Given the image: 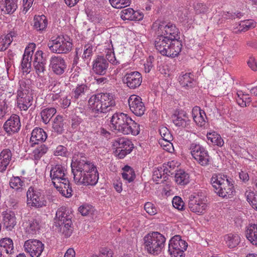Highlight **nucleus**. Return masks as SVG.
Listing matches in <instances>:
<instances>
[{
    "label": "nucleus",
    "instance_id": "obj_1",
    "mask_svg": "<svg viewBox=\"0 0 257 257\" xmlns=\"http://www.w3.org/2000/svg\"><path fill=\"white\" fill-rule=\"evenodd\" d=\"M115 105L113 95L109 93H100L94 94L88 100V106L91 115L90 119L102 124L105 114L111 110V107Z\"/></svg>",
    "mask_w": 257,
    "mask_h": 257
},
{
    "label": "nucleus",
    "instance_id": "obj_2",
    "mask_svg": "<svg viewBox=\"0 0 257 257\" xmlns=\"http://www.w3.org/2000/svg\"><path fill=\"white\" fill-rule=\"evenodd\" d=\"M110 122L111 128L123 135L137 136L140 133V125L123 112L114 113Z\"/></svg>",
    "mask_w": 257,
    "mask_h": 257
},
{
    "label": "nucleus",
    "instance_id": "obj_3",
    "mask_svg": "<svg viewBox=\"0 0 257 257\" xmlns=\"http://www.w3.org/2000/svg\"><path fill=\"white\" fill-rule=\"evenodd\" d=\"M165 236L159 232H150L144 237L145 249L149 253L158 254L164 247Z\"/></svg>",
    "mask_w": 257,
    "mask_h": 257
},
{
    "label": "nucleus",
    "instance_id": "obj_4",
    "mask_svg": "<svg viewBox=\"0 0 257 257\" xmlns=\"http://www.w3.org/2000/svg\"><path fill=\"white\" fill-rule=\"evenodd\" d=\"M47 45L53 53L66 54L71 51L73 44L70 38L61 35L49 41Z\"/></svg>",
    "mask_w": 257,
    "mask_h": 257
},
{
    "label": "nucleus",
    "instance_id": "obj_5",
    "mask_svg": "<svg viewBox=\"0 0 257 257\" xmlns=\"http://www.w3.org/2000/svg\"><path fill=\"white\" fill-rule=\"evenodd\" d=\"M190 149L192 156L201 166H206L210 164L211 157L203 146L196 143H192L190 145Z\"/></svg>",
    "mask_w": 257,
    "mask_h": 257
},
{
    "label": "nucleus",
    "instance_id": "obj_6",
    "mask_svg": "<svg viewBox=\"0 0 257 257\" xmlns=\"http://www.w3.org/2000/svg\"><path fill=\"white\" fill-rule=\"evenodd\" d=\"M187 247L188 243L181 236L176 235L170 240L168 251L172 257H185L184 251Z\"/></svg>",
    "mask_w": 257,
    "mask_h": 257
},
{
    "label": "nucleus",
    "instance_id": "obj_7",
    "mask_svg": "<svg viewBox=\"0 0 257 257\" xmlns=\"http://www.w3.org/2000/svg\"><path fill=\"white\" fill-rule=\"evenodd\" d=\"M28 204L36 208H41L47 205L45 196L41 192L31 187L27 192Z\"/></svg>",
    "mask_w": 257,
    "mask_h": 257
},
{
    "label": "nucleus",
    "instance_id": "obj_8",
    "mask_svg": "<svg viewBox=\"0 0 257 257\" xmlns=\"http://www.w3.org/2000/svg\"><path fill=\"white\" fill-rule=\"evenodd\" d=\"M71 167L74 180H80L83 174L88 173L90 172L91 173L93 169H96V167L91 163L83 160L74 163Z\"/></svg>",
    "mask_w": 257,
    "mask_h": 257
},
{
    "label": "nucleus",
    "instance_id": "obj_9",
    "mask_svg": "<svg viewBox=\"0 0 257 257\" xmlns=\"http://www.w3.org/2000/svg\"><path fill=\"white\" fill-rule=\"evenodd\" d=\"M24 247L31 257H40L44 249V244L37 239H29L25 242Z\"/></svg>",
    "mask_w": 257,
    "mask_h": 257
},
{
    "label": "nucleus",
    "instance_id": "obj_10",
    "mask_svg": "<svg viewBox=\"0 0 257 257\" xmlns=\"http://www.w3.org/2000/svg\"><path fill=\"white\" fill-rule=\"evenodd\" d=\"M188 206L191 211L197 214H204L207 207L204 200L198 195L189 197Z\"/></svg>",
    "mask_w": 257,
    "mask_h": 257
},
{
    "label": "nucleus",
    "instance_id": "obj_11",
    "mask_svg": "<svg viewBox=\"0 0 257 257\" xmlns=\"http://www.w3.org/2000/svg\"><path fill=\"white\" fill-rule=\"evenodd\" d=\"M130 110L137 116H142L146 110L141 97L132 95L128 100Z\"/></svg>",
    "mask_w": 257,
    "mask_h": 257
},
{
    "label": "nucleus",
    "instance_id": "obj_12",
    "mask_svg": "<svg viewBox=\"0 0 257 257\" xmlns=\"http://www.w3.org/2000/svg\"><path fill=\"white\" fill-rule=\"evenodd\" d=\"M158 32H161V35H163L167 40L177 39L178 29L174 25L170 23L166 25H165L164 23L162 24H160L158 27Z\"/></svg>",
    "mask_w": 257,
    "mask_h": 257
},
{
    "label": "nucleus",
    "instance_id": "obj_13",
    "mask_svg": "<svg viewBox=\"0 0 257 257\" xmlns=\"http://www.w3.org/2000/svg\"><path fill=\"white\" fill-rule=\"evenodd\" d=\"M49 67L55 74L60 75L64 73L67 65L63 58L53 56L50 59Z\"/></svg>",
    "mask_w": 257,
    "mask_h": 257
},
{
    "label": "nucleus",
    "instance_id": "obj_14",
    "mask_svg": "<svg viewBox=\"0 0 257 257\" xmlns=\"http://www.w3.org/2000/svg\"><path fill=\"white\" fill-rule=\"evenodd\" d=\"M21 126L20 117L15 114H12L3 125L4 130L10 135L18 133Z\"/></svg>",
    "mask_w": 257,
    "mask_h": 257
},
{
    "label": "nucleus",
    "instance_id": "obj_15",
    "mask_svg": "<svg viewBox=\"0 0 257 257\" xmlns=\"http://www.w3.org/2000/svg\"><path fill=\"white\" fill-rule=\"evenodd\" d=\"M123 81L131 89H135L141 84L142 77L140 73L138 71L131 72L125 74Z\"/></svg>",
    "mask_w": 257,
    "mask_h": 257
},
{
    "label": "nucleus",
    "instance_id": "obj_16",
    "mask_svg": "<svg viewBox=\"0 0 257 257\" xmlns=\"http://www.w3.org/2000/svg\"><path fill=\"white\" fill-rule=\"evenodd\" d=\"M215 192L220 197L222 198H231L235 192L233 184L230 181L223 182L220 186L214 188Z\"/></svg>",
    "mask_w": 257,
    "mask_h": 257
},
{
    "label": "nucleus",
    "instance_id": "obj_17",
    "mask_svg": "<svg viewBox=\"0 0 257 257\" xmlns=\"http://www.w3.org/2000/svg\"><path fill=\"white\" fill-rule=\"evenodd\" d=\"M36 48L35 44L32 43L29 44L26 47L24 54L23 55V59L21 62L22 69L24 72L29 73L31 69V62L29 61V57L31 59L32 54Z\"/></svg>",
    "mask_w": 257,
    "mask_h": 257
},
{
    "label": "nucleus",
    "instance_id": "obj_18",
    "mask_svg": "<svg viewBox=\"0 0 257 257\" xmlns=\"http://www.w3.org/2000/svg\"><path fill=\"white\" fill-rule=\"evenodd\" d=\"M66 169L65 167L61 165H56L52 167L50 171V178L52 181V183L54 185L57 183V181H62L63 179H66L65 177V172Z\"/></svg>",
    "mask_w": 257,
    "mask_h": 257
},
{
    "label": "nucleus",
    "instance_id": "obj_19",
    "mask_svg": "<svg viewBox=\"0 0 257 257\" xmlns=\"http://www.w3.org/2000/svg\"><path fill=\"white\" fill-rule=\"evenodd\" d=\"M98 180V173L97 169L92 170V172L83 174L80 180H74L76 182L84 185H94Z\"/></svg>",
    "mask_w": 257,
    "mask_h": 257
},
{
    "label": "nucleus",
    "instance_id": "obj_20",
    "mask_svg": "<svg viewBox=\"0 0 257 257\" xmlns=\"http://www.w3.org/2000/svg\"><path fill=\"white\" fill-rule=\"evenodd\" d=\"M108 67V63L106 59L102 56H98L94 61L92 70L95 74L103 75L106 73Z\"/></svg>",
    "mask_w": 257,
    "mask_h": 257
},
{
    "label": "nucleus",
    "instance_id": "obj_21",
    "mask_svg": "<svg viewBox=\"0 0 257 257\" xmlns=\"http://www.w3.org/2000/svg\"><path fill=\"white\" fill-rule=\"evenodd\" d=\"M53 185L63 196L70 197L72 195V189L68 178L63 179L62 181H57Z\"/></svg>",
    "mask_w": 257,
    "mask_h": 257
},
{
    "label": "nucleus",
    "instance_id": "obj_22",
    "mask_svg": "<svg viewBox=\"0 0 257 257\" xmlns=\"http://www.w3.org/2000/svg\"><path fill=\"white\" fill-rule=\"evenodd\" d=\"M168 46L166 50V56L174 58L179 54L182 49V43L178 39L168 40Z\"/></svg>",
    "mask_w": 257,
    "mask_h": 257
},
{
    "label": "nucleus",
    "instance_id": "obj_23",
    "mask_svg": "<svg viewBox=\"0 0 257 257\" xmlns=\"http://www.w3.org/2000/svg\"><path fill=\"white\" fill-rule=\"evenodd\" d=\"M3 222L4 227L7 230L11 231L17 224L15 214L13 211L3 212Z\"/></svg>",
    "mask_w": 257,
    "mask_h": 257
},
{
    "label": "nucleus",
    "instance_id": "obj_24",
    "mask_svg": "<svg viewBox=\"0 0 257 257\" xmlns=\"http://www.w3.org/2000/svg\"><path fill=\"white\" fill-rule=\"evenodd\" d=\"M47 138L46 133L41 128L36 127L34 129L31 133L30 141L33 145L39 144L46 141Z\"/></svg>",
    "mask_w": 257,
    "mask_h": 257
},
{
    "label": "nucleus",
    "instance_id": "obj_25",
    "mask_svg": "<svg viewBox=\"0 0 257 257\" xmlns=\"http://www.w3.org/2000/svg\"><path fill=\"white\" fill-rule=\"evenodd\" d=\"M58 228V231L64 235L65 237H70L74 230V225L72 223V220L66 219L65 222H61V223L57 224L56 226Z\"/></svg>",
    "mask_w": 257,
    "mask_h": 257
},
{
    "label": "nucleus",
    "instance_id": "obj_26",
    "mask_svg": "<svg viewBox=\"0 0 257 257\" xmlns=\"http://www.w3.org/2000/svg\"><path fill=\"white\" fill-rule=\"evenodd\" d=\"M41 219L40 218H36L29 220L28 225L26 227V232L30 236L36 234L39 231L41 228Z\"/></svg>",
    "mask_w": 257,
    "mask_h": 257
},
{
    "label": "nucleus",
    "instance_id": "obj_27",
    "mask_svg": "<svg viewBox=\"0 0 257 257\" xmlns=\"http://www.w3.org/2000/svg\"><path fill=\"white\" fill-rule=\"evenodd\" d=\"M12 153L10 150H3L0 154V172L6 171L12 159Z\"/></svg>",
    "mask_w": 257,
    "mask_h": 257
},
{
    "label": "nucleus",
    "instance_id": "obj_28",
    "mask_svg": "<svg viewBox=\"0 0 257 257\" xmlns=\"http://www.w3.org/2000/svg\"><path fill=\"white\" fill-rule=\"evenodd\" d=\"M18 0H3L0 7L5 14H12L17 10Z\"/></svg>",
    "mask_w": 257,
    "mask_h": 257
},
{
    "label": "nucleus",
    "instance_id": "obj_29",
    "mask_svg": "<svg viewBox=\"0 0 257 257\" xmlns=\"http://www.w3.org/2000/svg\"><path fill=\"white\" fill-rule=\"evenodd\" d=\"M155 46L161 54L165 56L167 53V46H168V42L167 39L163 37V35L158 36L155 41Z\"/></svg>",
    "mask_w": 257,
    "mask_h": 257
},
{
    "label": "nucleus",
    "instance_id": "obj_30",
    "mask_svg": "<svg viewBox=\"0 0 257 257\" xmlns=\"http://www.w3.org/2000/svg\"><path fill=\"white\" fill-rule=\"evenodd\" d=\"M72 215L69 214L66 208L60 207L56 212L54 223L55 225L57 226V224L62 223L63 221L65 222L66 219L72 220Z\"/></svg>",
    "mask_w": 257,
    "mask_h": 257
},
{
    "label": "nucleus",
    "instance_id": "obj_31",
    "mask_svg": "<svg viewBox=\"0 0 257 257\" xmlns=\"http://www.w3.org/2000/svg\"><path fill=\"white\" fill-rule=\"evenodd\" d=\"M245 236L252 244L257 246V224H250L245 231Z\"/></svg>",
    "mask_w": 257,
    "mask_h": 257
},
{
    "label": "nucleus",
    "instance_id": "obj_32",
    "mask_svg": "<svg viewBox=\"0 0 257 257\" xmlns=\"http://www.w3.org/2000/svg\"><path fill=\"white\" fill-rule=\"evenodd\" d=\"M192 115L194 120L198 125L202 126L204 124L206 117L204 111L201 110L199 107H194L192 109Z\"/></svg>",
    "mask_w": 257,
    "mask_h": 257
},
{
    "label": "nucleus",
    "instance_id": "obj_33",
    "mask_svg": "<svg viewBox=\"0 0 257 257\" xmlns=\"http://www.w3.org/2000/svg\"><path fill=\"white\" fill-rule=\"evenodd\" d=\"M47 24L48 21L44 15L35 16L34 17L33 27L37 31H43L46 28Z\"/></svg>",
    "mask_w": 257,
    "mask_h": 257
},
{
    "label": "nucleus",
    "instance_id": "obj_34",
    "mask_svg": "<svg viewBox=\"0 0 257 257\" xmlns=\"http://www.w3.org/2000/svg\"><path fill=\"white\" fill-rule=\"evenodd\" d=\"M175 178L176 182L181 185H186L189 182V175L184 170H180L176 171Z\"/></svg>",
    "mask_w": 257,
    "mask_h": 257
},
{
    "label": "nucleus",
    "instance_id": "obj_35",
    "mask_svg": "<svg viewBox=\"0 0 257 257\" xmlns=\"http://www.w3.org/2000/svg\"><path fill=\"white\" fill-rule=\"evenodd\" d=\"M114 146H115L117 149H127L131 148V149L133 150L134 148V145L132 142L124 138H117L115 140Z\"/></svg>",
    "mask_w": 257,
    "mask_h": 257
},
{
    "label": "nucleus",
    "instance_id": "obj_36",
    "mask_svg": "<svg viewBox=\"0 0 257 257\" xmlns=\"http://www.w3.org/2000/svg\"><path fill=\"white\" fill-rule=\"evenodd\" d=\"M193 75L191 73H185L179 78V82L182 87L186 88H192L193 86L194 79Z\"/></svg>",
    "mask_w": 257,
    "mask_h": 257
},
{
    "label": "nucleus",
    "instance_id": "obj_37",
    "mask_svg": "<svg viewBox=\"0 0 257 257\" xmlns=\"http://www.w3.org/2000/svg\"><path fill=\"white\" fill-rule=\"evenodd\" d=\"M56 112V109L54 107L46 108L42 110L41 115L43 121L45 124L48 123Z\"/></svg>",
    "mask_w": 257,
    "mask_h": 257
},
{
    "label": "nucleus",
    "instance_id": "obj_38",
    "mask_svg": "<svg viewBox=\"0 0 257 257\" xmlns=\"http://www.w3.org/2000/svg\"><path fill=\"white\" fill-rule=\"evenodd\" d=\"M9 184L12 188L15 189L18 192H21L23 191V186L24 185V182L22 181L19 177L11 178Z\"/></svg>",
    "mask_w": 257,
    "mask_h": 257
},
{
    "label": "nucleus",
    "instance_id": "obj_39",
    "mask_svg": "<svg viewBox=\"0 0 257 257\" xmlns=\"http://www.w3.org/2000/svg\"><path fill=\"white\" fill-rule=\"evenodd\" d=\"M168 168L166 167V168H158L156 170H155L153 172V180L154 182H156L157 184H159L160 180L163 177L164 181L166 180V178L167 176L165 174L168 173Z\"/></svg>",
    "mask_w": 257,
    "mask_h": 257
},
{
    "label": "nucleus",
    "instance_id": "obj_40",
    "mask_svg": "<svg viewBox=\"0 0 257 257\" xmlns=\"http://www.w3.org/2000/svg\"><path fill=\"white\" fill-rule=\"evenodd\" d=\"M230 181V180L227 178V176L224 175L218 174L214 175L211 179V183L214 188H216L217 187L220 186V184H222L223 182Z\"/></svg>",
    "mask_w": 257,
    "mask_h": 257
},
{
    "label": "nucleus",
    "instance_id": "obj_41",
    "mask_svg": "<svg viewBox=\"0 0 257 257\" xmlns=\"http://www.w3.org/2000/svg\"><path fill=\"white\" fill-rule=\"evenodd\" d=\"M0 246L3 248L7 253L13 252L14 246L13 240L10 238H4L0 240Z\"/></svg>",
    "mask_w": 257,
    "mask_h": 257
},
{
    "label": "nucleus",
    "instance_id": "obj_42",
    "mask_svg": "<svg viewBox=\"0 0 257 257\" xmlns=\"http://www.w3.org/2000/svg\"><path fill=\"white\" fill-rule=\"evenodd\" d=\"M207 138L214 145L221 147L224 144L223 140L220 136L215 132L207 133Z\"/></svg>",
    "mask_w": 257,
    "mask_h": 257
},
{
    "label": "nucleus",
    "instance_id": "obj_43",
    "mask_svg": "<svg viewBox=\"0 0 257 257\" xmlns=\"http://www.w3.org/2000/svg\"><path fill=\"white\" fill-rule=\"evenodd\" d=\"M33 97L31 95L23 99L18 98L17 100L18 106L21 109L27 110L32 105Z\"/></svg>",
    "mask_w": 257,
    "mask_h": 257
},
{
    "label": "nucleus",
    "instance_id": "obj_44",
    "mask_svg": "<svg viewBox=\"0 0 257 257\" xmlns=\"http://www.w3.org/2000/svg\"><path fill=\"white\" fill-rule=\"evenodd\" d=\"M227 245L229 248L236 247L239 242L240 238L237 234H229L225 237Z\"/></svg>",
    "mask_w": 257,
    "mask_h": 257
},
{
    "label": "nucleus",
    "instance_id": "obj_45",
    "mask_svg": "<svg viewBox=\"0 0 257 257\" xmlns=\"http://www.w3.org/2000/svg\"><path fill=\"white\" fill-rule=\"evenodd\" d=\"M48 150V147L44 144L38 147L33 152L34 160H39L42 156L47 153Z\"/></svg>",
    "mask_w": 257,
    "mask_h": 257
},
{
    "label": "nucleus",
    "instance_id": "obj_46",
    "mask_svg": "<svg viewBox=\"0 0 257 257\" xmlns=\"http://www.w3.org/2000/svg\"><path fill=\"white\" fill-rule=\"evenodd\" d=\"M88 87L85 84H81L78 85L76 88L72 91L74 94V97L75 99L81 97L82 96L85 95V93L88 92Z\"/></svg>",
    "mask_w": 257,
    "mask_h": 257
},
{
    "label": "nucleus",
    "instance_id": "obj_47",
    "mask_svg": "<svg viewBox=\"0 0 257 257\" xmlns=\"http://www.w3.org/2000/svg\"><path fill=\"white\" fill-rule=\"evenodd\" d=\"M160 134L162 137V140H160L159 143L162 145L163 143L162 141L166 143H169V141L173 140V137L170 132L166 127H162L160 129Z\"/></svg>",
    "mask_w": 257,
    "mask_h": 257
},
{
    "label": "nucleus",
    "instance_id": "obj_48",
    "mask_svg": "<svg viewBox=\"0 0 257 257\" xmlns=\"http://www.w3.org/2000/svg\"><path fill=\"white\" fill-rule=\"evenodd\" d=\"M245 195L247 201L253 208L257 210V195H255L253 191H246Z\"/></svg>",
    "mask_w": 257,
    "mask_h": 257
},
{
    "label": "nucleus",
    "instance_id": "obj_49",
    "mask_svg": "<svg viewBox=\"0 0 257 257\" xmlns=\"http://www.w3.org/2000/svg\"><path fill=\"white\" fill-rule=\"evenodd\" d=\"M12 36L9 34L4 38L0 39V51L6 50L13 41Z\"/></svg>",
    "mask_w": 257,
    "mask_h": 257
},
{
    "label": "nucleus",
    "instance_id": "obj_50",
    "mask_svg": "<svg viewBox=\"0 0 257 257\" xmlns=\"http://www.w3.org/2000/svg\"><path fill=\"white\" fill-rule=\"evenodd\" d=\"M33 62L46 64V56L42 51H37L35 53Z\"/></svg>",
    "mask_w": 257,
    "mask_h": 257
},
{
    "label": "nucleus",
    "instance_id": "obj_51",
    "mask_svg": "<svg viewBox=\"0 0 257 257\" xmlns=\"http://www.w3.org/2000/svg\"><path fill=\"white\" fill-rule=\"evenodd\" d=\"M109 2L112 6L117 9L125 7L130 4L128 0H109Z\"/></svg>",
    "mask_w": 257,
    "mask_h": 257
},
{
    "label": "nucleus",
    "instance_id": "obj_52",
    "mask_svg": "<svg viewBox=\"0 0 257 257\" xmlns=\"http://www.w3.org/2000/svg\"><path fill=\"white\" fill-rule=\"evenodd\" d=\"M173 122L175 125L178 127H185L186 126V120L179 116V113H174L172 116Z\"/></svg>",
    "mask_w": 257,
    "mask_h": 257
},
{
    "label": "nucleus",
    "instance_id": "obj_53",
    "mask_svg": "<svg viewBox=\"0 0 257 257\" xmlns=\"http://www.w3.org/2000/svg\"><path fill=\"white\" fill-rule=\"evenodd\" d=\"M93 53V46L91 44H87L84 46V52L82 55L83 59H90Z\"/></svg>",
    "mask_w": 257,
    "mask_h": 257
},
{
    "label": "nucleus",
    "instance_id": "obj_54",
    "mask_svg": "<svg viewBox=\"0 0 257 257\" xmlns=\"http://www.w3.org/2000/svg\"><path fill=\"white\" fill-rule=\"evenodd\" d=\"M134 11H135L132 8L123 9L121 12L120 17L123 20H127L131 21Z\"/></svg>",
    "mask_w": 257,
    "mask_h": 257
},
{
    "label": "nucleus",
    "instance_id": "obj_55",
    "mask_svg": "<svg viewBox=\"0 0 257 257\" xmlns=\"http://www.w3.org/2000/svg\"><path fill=\"white\" fill-rule=\"evenodd\" d=\"M240 29L239 31H246L249 29L254 28L255 27V23L252 21L246 20L242 22V23L239 24Z\"/></svg>",
    "mask_w": 257,
    "mask_h": 257
},
{
    "label": "nucleus",
    "instance_id": "obj_56",
    "mask_svg": "<svg viewBox=\"0 0 257 257\" xmlns=\"http://www.w3.org/2000/svg\"><path fill=\"white\" fill-rule=\"evenodd\" d=\"M173 206L178 210L183 209L184 206V203L182 200L181 198L179 196H175L172 200Z\"/></svg>",
    "mask_w": 257,
    "mask_h": 257
},
{
    "label": "nucleus",
    "instance_id": "obj_57",
    "mask_svg": "<svg viewBox=\"0 0 257 257\" xmlns=\"http://www.w3.org/2000/svg\"><path fill=\"white\" fill-rule=\"evenodd\" d=\"M144 209L151 215H154L157 213V209L151 202L146 203L144 205Z\"/></svg>",
    "mask_w": 257,
    "mask_h": 257
},
{
    "label": "nucleus",
    "instance_id": "obj_58",
    "mask_svg": "<svg viewBox=\"0 0 257 257\" xmlns=\"http://www.w3.org/2000/svg\"><path fill=\"white\" fill-rule=\"evenodd\" d=\"M194 8L196 12V14H205L208 10L207 7L203 4L200 3H197L196 4L194 5Z\"/></svg>",
    "mask_w": 257,
    "mask_h": 257
},
{
    "label": "nucleus",
    "instance_id": "obj_59",
    "mask_svg": "<svg viewBox=\"0 0 257 257\" xmlns=\"http://www.w3.org/2000/svg\"><path fill=\"white\" fill-rule=\"evenodd\" d=\"M91 257H112V253L107 248H102L98 255H93Z\"/></svg>",
    "mask_w": 257,
    "mask_h": 257
},
{
    "label": "nucleus",
    "instance_id": "obj_60",
    "mask_svg": "<svg viewBox=\"0 0 257 257\" xmlns=\"http://www.w3.org/2000/svg\"><path fill=\"white\" fill-rule=\"evenodd\" d=\"M8 112L7 101L4 100L0 104V119L3 118Z\"/></svg>",
    "mask_w": 257,
    "mask_h": 257
},
{
    "label": "nucleus",
    "instance_id": "obj_61",
    "mask_svg": "<svg viewBox=\"0 0 257 257\" xmlns=\"http://www.w3.org/2000/svg\"><path fill=\"white\" fill-rule=\"evenodd\" d=\"M33 64L36 71L38 75L41 73H44L45 71V65L46 64L33 62Z\"/></svg>",
    "mask_w": 257,
    "mask_h": 257
},
{
    "label": "nucleus",
    "instance_id": "obj_62",
    "mask_svg": "<svg viewBox=\"0 0 257 257\" xmlns=\"http://www.w3.org/2000/svg\"><path fill=\"white\" fill-rule=\"evenodd\" d=\"M67 152V149L63 146L60 145L56 148L54 152L55 156H65Z\"/></svg>",
    "mask_w": 257,
    "mask_h": 257
},
{
    "label": "nucleus",
    "instance_id": "obj_63",
    "mask_svg": "<svg viewBox=\"0 0 257 257\" xmlns=\"http://www.w3.org/2000/svg\"><path fill=\"white\" fill-rule=\"evenodd\" d=\"M248 67L253 71H257V63L255 59L253 57H250L247 62Z\"/></svg>",
    "mask_w": 257,
    "mask_h": 257
},
{
    "label": "nucleus",
    "instance_id": "obj_64",
    "mask_svg": "<svg viewBox=\"0 0 257 257\" xmlns=\"http://www.w3.org/2000/svg\"><path fill=\"white\" fill-rule=\"evenodd\" d=\"M53 129L55 132L57 134H61L64 131V123H53L52 125Z\"/></svg>",
    "mask_w": 257,
    "mask_h": 257
}]
</instances>
